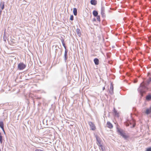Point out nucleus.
Returning a JSON list of instances; mask_svg holds the SVG:
<instances>
[{"instance_id":"obj_8","label":"nucleus","mask_w":151,"mask_h":151,"mask_svg":"<svg viewBox=\"0 0 151 151\" xmlns=\"http://www.w3.org/2000/svg\"><path fill=\"white\" fill-rule=\"evenodd\" d=\"M0 127L2 129L3 131L4 132V124L3 122H0Z\"/></svg>"},{"instance_id":"obj_4","label":"nucleus","mask_w":151,"mask_h":151,"mask_svg":"<svg viewBox=\"0 0 151 151\" xmlns=\"http://www.w3.org/2000/svg\"><path fill=\"white\" fill-rule=\"evenodd\" d=\"M88 124L92 130H95L96 129V127L94 124L91 122H89Z\"/></svg>"},{"instance_id":"obj_16","label":"nucleus","mask_w":151,"mask_h":151,"mask_svg":"<svg viewBox=\"0 0 151 151\" xmlns=\"http://www.w3.org/2000/svg\"><path fill=\"white\" fill-rule=\"evenodd\" d=\"M101 14L102 16H105L104 9V8H102L101 9Z\"/></svg>"},{"instance_id":"obj_20","label":"nucleus","mask_w":151,"mask_h":151,"mask_svg":"<svg viewBox=\"0 0 151 151\" xmlns=\"http://www.w3.org/2000/svg\"><path fill=\"white\" fill-rule=\"evenodd\" d=\"M2 137L1 135V133L0 132V141L1 142H2Z\"/></svg>"},{"instance_id":"obj_9","label":"nucleus","mask_w":151,"mask_h":151,"mask_svg":"<svg viewBox=\"0 0 151 151\" xmlns=\"http://www.w3.org/2000/svg\"><path fill=\"white\" fill-rule=\"evenodd\" d=\"M76 32H77V34L78 36L79 37H81V31L79 29H78V28L77 29Z\"/></svg>"},{"instance_id":"obj_12","label":"nucleus","mask_w":151,"mask_h":151,"mask_svg":"<svg viewBox=\"0 0 151 151\" xmlns=\"http://www.w3.org/2000/svg\"><path fill=\"white\" fill-rule=\"evenodd\" d=\"M16 44L15 40L14 39H12L11 41L10 44L12 45H14V44Z\"/></svg>"},{"instance_id":"obj_26","label":"nucleus","mask_w":151,"mask_h":151,"mask_svg":"<svg viewBox=\"0 0 151 151\" xmlns=\"http://www.w3.org/2000/svg\"><path fill=\"white\" fill-rule=\"evenodd\" d=\"M127 126H129V125H126Z\"/></svg>"},{"instance_id":"obj_27","label":"nucleus","mask_w":151,"mask_h":151,"mask_svg":"<svg viewBox=\"0 0 151 151\" xmlns=\"http://www.w3.org/2000/svg\"><path fill=\"white\" fill-rule=\"evenodd\" d=\"M0 151H1V150L0 149Z\"/></svg>"},{"instance_id":"obj_18","label":"nucleus","mask_w":151,"mask_h":151,"mask_svg":"<svg viewBox=\"0 0 151 151\" xmlns=\"http://www.w3.org/2000/svg\"><path fill=\"white\" fill-rule=\"evenodd\" d=\"M151 99V95H149L146 97V99L147 101H149Z\"/></svg>"},{"instance_id":"obj_13","label":"nucleus","mask_w":151,"mask_h":151,"mask_svg":"<svg viewBox=\"0 0 151 151\" xmlns=\"http://www.w3.org/2000/svg\"><path fill=\"white\" fill-rule=\"evenodd\" d=\"M151 112V109L150 108L149 109H146V111L145 112V113L147 114H149Z\"/></svg>"},{"instance_id":"obj_3","label":"nucleus","mask_w":151,"mask_h":151,"mask_svg":"<svg viewBox=\"0 0 151 151\" xmlns=\"http://www.w3.org/2000/svg\"><path fill=\"white\" fill-rule=\"evenodd\" d=\"M26 65L23 63H20L18 65V68L19 70H22L25 68Z\"/></svg>"},{"instance_id":"obj_7","label":"nucleus","mask_w":151,"mask_h":151,"mask_svg":"<svg viewBox=\"0 0 151 151\" xmlns=\"http://www.w3.org/2000/svg\"><path fill=\"white\" fill-rule=\"evenodd\" d=\"M114 87L112 83L110 84V92L111 93H112L113 92Z\"/></svg>"},{"instance_id":"obj_5","label":"nucleus","mask_w":151,"mask_h":151,"mask_svg":"<svg viewBox=\"0 0 151 151\" xmlns=\"http://www.w3.org/2000/svg\"><path fill=\"white\" fill-rule=\"evenodd\" d=\"M96 138L97 142V144L98 145L101 147H103V146L101 143V141L100 139L97 136H96Z\"/></svg>"},{"instance_id":"obj_11","label":"nucleus","mask_w":151,"mask_h":151,"mask_svg":"<svg viewBox=\"0 0 151 151\" xmlns=\"http://www.w3.org/2000/svg\"><path fill=\"white\" fill-rule=\"evenodd\" d=\"M94 62L96 65H98L99 63V60L97 58H95L94 59Z\"/></svg>"},{"instance_id":"obj_6","label":"nucleus","mask_w":151,"mask_h":151,"mask_svg":"<svg viewBox=\"0 0 151 151\" xmlns=\"http://www.w3.org/2000/svg\"><path fill=\"white\" fill-rule=\"evenodd\" d=\"M107 127L110 129H112L113 127V126L111 123L109 122H107Z\"/></svg>"},{"instance_id":"obj_1","label":"nucleus","mask_w":151,"mask_h":151,"mask_svg":"<svg viewBox=\"0 0 151 151\" xmlns=\"http://www.w3.org/2000/svg\"><path fill=\"white\" fill-rule=\"evenodd\" d=\"M150 73H148V76L149 77V80L147 81L146 83H145V85H144L143 83L142 82L140 84V87L138 89L139 91V92L140 94H142L143 93L145 92V90L146 88H147L146 86H147L150 83L151 81V78L150 77Z\"/></svg>"},{"instance_id":"obj_24","label":"nucleus","mask_w":151,"mask_h":151,"mask_svg":"<svg viewBox=\"0 0 151 151\" xmlns=\"http://www.w3.org/2000/svg\"><path fill=\"white\" fill-rule=\"evenodd\" d=\"M132 122H133V126H132V127H135V123L134 122V121L133 120H132Z\"/></svg>"},{"instance_id":"obj_15","label":"nucleus","mask_w":151,"mask_h":151,"mask_svg":"<svg viewBox=\"0 0 151 151\" xmlns=\"http://www.w3.org/2000/svg\"><path fill=\"white\" fill-rule=\"evenodd\" d=\"M73 12L74 14L76 16L77 14V9L76 8H74L73 9Z\"/></svg>"},{"instance_id":"obj_10","label":"nucleus","mask_w":151,"mask_h":151,"mask_svg":"<svg viewBox=\"0 0 151 151\" xmlns=\"http://www.w3.org/2000/svg\"><path fill=\"white\" fill-rule=\"evenodd\" d=\"M90 2L92 5H95L97 3V1L96 0H91Z\"/></svg>"},{"instance_id":"obj_14","label":"nucleus","mask_w":151,"mask_h":151,"mask_svg":"<svg viewBox=\"0 0 151 151\" xmlns=\"http://www.w3.org/2000/svg\"><path fill=\"white\" fill-rule=\"evenodd\" d=\"M0 7L1 8L2 10H3L4 7V2H1L0 4Z\"/></svg>"},{"instance_id":"obj_21","label":"nucleus","mask_w":151,"mask_h":151,"mask_svg":"<svg viewBox=\"0 0 151 151\" xmlns=\"http://www.w3.org/2000/svg\"><path fill=\"white\" fill-rule=\"evenodd\" d=\"M62 42L63 45L65 47V44L64 43V40H62Z\"/></svg>"},{"instance_id":"obj_2","label":"nucleus","mask_w":151,"mask_h":151,"mask_svg":"<svg viewBox=\"0 0 151 151\" xmlns=\"http://www.w3.org/2000/svg\"><path fill=\"white\" fill-rule=\"evenodd\" d=\"M117 132L119 133L120 135L122 136L124 139H126L129 137V136L127 135L122 129L119 128L118 127H116Z\"/></svg>"},{"instance_id":"obj_25","label":"nucleus","mask_w":151,"mask_h":151,"mask_svg":"<svg viewBox=\"0 0 151 151\" xmlns=\"http://www.w3.org/2000/svg\"><path fill=\"white\" fill-rule=\"evenodd\" d=\"M105 89V87H103V90H104Z\"/></svg>"},{"instance_id":"obj_17","label":"nucleus","mask_w":151,"mask_h":151,"mask_svg":"<svg viewBox=\"0 0 151 151\" xmlns=\"http://www.w3.org/2000/svg\"><path fill=\"white\" fill-rule=\"evenodd\" d=\"M93 14L94 16L96 17L98 15V13L96 11H93Z\"/></svg>"},{"instance_id":"obj_23","label":"nucleus","mask_w":151,"mask_h":151,"mask_svg":"<svg viewBox=\"0 0 151 151\" xmlns=\"http://www.w3.org/2000/svg\"><path fill=\"white\" fill-rule=\"evenodd\" d=\"M146 151H151V147L147 148Z\"/></svg>"},{"instance_id":"obj_19","label":"nucleus","mask_w":151,"mask_h":151,"mask_svg":"<svg viewBox=\"0 0 151 151\" xmlns=\"http://www.w3.org/2000/svg\"><path fill=\"white\" fill-rule=\"evenodd\" d=\"M96 18L97 21L100 22V16L97 15V16H96Z\"/></svg>"},{"instance_id":"obj_22","label":"nucleus","mask_w":151,"mask_h":151,"mask_svg":"<svg viewBox=\"0 0 151 151\" xmlns=\"http://www.w3.org/2000/svg\"><path fill=\"white\" fill-rule=\"evenodd\" d=\"M70 19L71 20H73V16L72 15L70 16Z\"/></svg>"}]
</instances>
